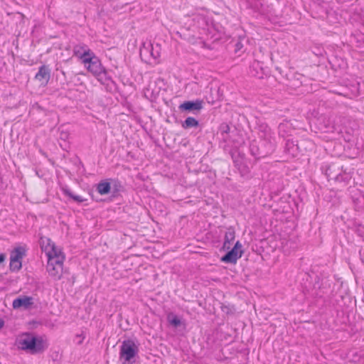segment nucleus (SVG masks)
Segmentation results:
<instances>
[{
  "mask_svg": "<svg viewBox=\"0 0 364 364\" xmlns=\"http://www.w3.org/2000/svg\"><path fill=\"white\" fill-rule=\"evenodd\" d=\"M40 243L42 249L48 257L46 270L48 274L55 280H59L63 276L65 255L61 249L48 237H41Z\"/></svg>",
  "mask_w": 364,
  "mask_h": 364,
  "instance_id": "nucleus-1",
  "label": "nucleus"
},
{
  "mask_svg": "<svg viewBox=\"0 0 364 364\" xmlns=\"http://www.w3.org/2000/svg\"><path fill=\"white\" fill-rule=\"evenodd\" d=\"M19 348L24 350H29L33 354H36L46 350L48 348V345L41 338L26 336L19 341Z\"/></svg>",
  "mask_w": 364,
  "mask_h": 364,
  "instance_id": "nucleus-2",
  "label": "nucleus"
},
{
  "mask_svg": "<svg viewBox=\"0 0 364 364\" xmlns=\"http://www.w3.org/2000/svg\"><path fill=\"white\" fill-rule=\"evenodd\" d=\"M138 346L132 340L122 342L120 349L119 358L122 364H133L134 358L138 353Z\"/></svg>",
  "mask_w": 364,
  "mask_h": 364,
  "instance_id": "nucleus-3",
  "label": "nucleus"
},
{
  "mask_svg": "<svg viewBox=\"0 0 364 364\" xmlns=\"http://www.w3.org/2000/svg\"><path fill=\"white\" fill-rule=\"evenodd\" d=\"M266 127L262 134L260 136V140L258 142L260 147L259 154L267 156L274 152L276 147V141L270 129Z\"/></svg>",
  "mask_w": 364,
  "mask_h": 364,
  "instance_id": "nucleus-4",
  "label": "nucleus"
},
{
  "mask_svg": "<svg viewBox=\"0 0 364 364\" xmlns=\"http://www.w3.org/2000/svg\"><path fill=\"white\" fill-rule=\"evenodd\" d=\"M80 58L87 70L94 76L105 68L100 60L90 49L85 50Z\"/></svg>",
  "mask_w": 364,
  "mask_h": 364,
  "instance_id": "nucleus-5",
  "label": "nucleus"
},
{
  "mask_svg": "<svg viewBox=\"0 0 364 364\" xmlns=\"http://www.w3.org/2000/svg\"><path fill=\"white\" fill-rule=\"evenodd\" d=\"M242 247L240 241H237L234 246L230 249V250L221 258V260L225 263L235 264L243 254Z\"/></svg>",
  "mask_w": 364,
  "mask_h": 364,
  "instance_id": "nucleus-6",
  "label": "nucleus"
},
{
  "mask_svg": "<svg viewBox=\"0 0 364 364\" xmlns=\"http://www.w3.org/2000/svg\"><path fill=\"white\" fill-rule=\"evenodd\" d=\"M24 255L25 250L21 247L15 248L11 253L10 269L11 271H18L21 268V259Z\"/></svg>",
  "mask_w": 364,
  "mask_h": 364,
  "instance_id": "nucleus-7",
  "label": "nucleus"
},
{
  "mask_svg": "<svg viewBox=\"0 0 364 364\" xmlns=\"http://www.w3.org/2000/svg\"><path fill=\"white\" fill-rule=\"evenodd\" d=\"M33 304V298L28 296H23L15 299L13 301L12 306L15 309H28Z\"/></svg>",
  "mask_w": 364,
  "mask_h": 364,
  "instance_id": "nucleus-8",
  "label": "nucleus"
},
{
  "mask_svg": "<svg viewBox=\"0 0 364 364\" xmlns=\"http://www.w3.org/2000/svg\"><path fill=\"white\" fill-rule=\"evenodd\" d=\"M182 112H199L203 108V102L199 100L195 101H185L178 107Z\"/></svg>",
  "mask_w": 364,
  "mask_h": 364,
  "instance_id": "nucleus-9",
  "label": "nucleus"
},
{
  "mask_svg": "<svg viewBox=\"0 0 364 364\" xmlns=\"http://www.w3.org/2000/svg\"><path fill=\"white\" fill-rule=\"evenodd\" d=\"M50 78V69L48 65H43L38 68V73L35 75V79L41 82V85L48 84Z\"/></svg>",
  "mask_w": 364,
  "mask_h": 364,
  "instance_id": "nucleus-10",
  "label": "nucleus"
},
{
  "mask_svg": "<svg viewBox=\"0 0 364 364\" xmlns=\"http://www.w3.org/2000/svg\"><path fill=\"white\" fill-rule=\"evenodd\" d=\"M339 170V166L336 164H332L326 168V174L329 180L340 181L341 173H337Z\"/></svg>",
  "mask_w": 364,
  "mask_h": 364,
  "instance_id": "nucleus-11",
  "label": "nucleus"
},
{
  "mask_svg": "<svg viewBox=\"0 0 364 364\" xmlns=\"http://www.w3.org/2000/svg\"><path fill=\"white\" fill-rule=\"evenodd\" d=\"M250 74L257 78L263 77V68L262 64L259 61H254L250 66Z\"/></svg>",
  "mask_w": 364,
  "mask_h": 364,
  "instance_id": "nucleus-12",
  "label": "nucleus"
},
{
  "mask_svg": "<svg viewBox=\"0 0 364 364\" xmlns=\"http://www.w3.org/2000/svg\"><path fill=\"white\" fill-rule=\"evenodd\" d=\"M235 240V232L232 229L231 231L228 232L225 236V241L223 243V249L229 250L233 244Z\"/></svg>",
  "mask_w": 364,
  "mask_h": 364,
  "instance_id": "nucleus-13",
  "label": "nucleus"
},
{
  "mask_svg": "<svg viewBox=\"0 0 364 364\" xmlns=\"http://www.w3.org/2000/svg\"><path fill=\"white\" fill-rule=\"evenodd\" d=\"M181 126L185 129L197 127L199 126V122L194 117H188L182 122Z\"/></svg>",
  "mask_w": 364,
  "mask_h": 364,
  "instance_id": "nucleus-14",
  "label": "nucleus"
},
{
  "mask_svg": "<svg viewBox=\"0 0 364 364\" xmlns=\"http://www.w3.org/2000/svg\"><path fill=\"white\" fill-rule=\"evenodd\" d=\"M63 193L65 196L69 197L70 199L73 200L74 201L77 202V203H82L86 200L85 198L83 197L74 194L70 189L68 188H63L62 189Z\"/></svg>",
  "mask_w": 364,
  "mask_h": 364,
  "instance_id": "nucleus-15",
  "label": "nucleus"
},
{
  "mask_svg": "<svg viewBox=\"0 0 364 364\" xmlns=\"http://www.w3.org/2000/svg\"><path fill=\"white\" fill-rule=\"evenodd\" d=\"M97 191L100 195H106L111 191V183L108 181H101L97 186Z\"/></svg>",
  "mask_w": 364,
  "mask_h": 364,
  "instance_id": "nucleus-16",
  "label": "nucleus"
},
{
  "mask_svg": "<svg viewBox=\"0 0 364 364\" xmlns=\"http://www.w3.org/2000/svg\"><path fill=\"white\" fill-rule=\"evenodd\" d=\"M95 77H96L98 81L104 85L107 84L108 82L112 80L105 68L102 69V71H100V73L97 74Z\"/></svg>",
  "mask_w": 364,
  "mask_h": 364,
  "instance_id": "nucleus-17",
  "label": "nucleus"
},
{
  "mask_svg": "<svg viewBox=\"0 0 364 364\" xmlns=\"http://www.w3.org/2000/svg\"><path fill=\"white\" fill-rule=\"evenodd\" d=\"M111 183V190L113 195L115 196L124 190V186L118 180H113Z\"/></svg>",
  "mask_w": 364,
  "mask_h": 364,
  "instance_id": "nucleus-18",
  "label": "nucleus"
},
{
  "mask_svg": "<svg viewBox=\"0 0 364 364\" xmlns=\"http://www.w3.org/2000/svg\"><path fill=\"white\" fill-rule=\"evenodd\" d=\"M250 151H251L252 155L257 159L264 157V156H262V155L259 154V153H260V147H259V143L257 141H253L250 144Z\"/></svg>",
  "mask_w": 364,
  "mask_h": 364,
  "instance_id": "nucleus-19",
  "label": "nucleus"
},
{
  "mask_svg": "<svg viewBox=\"0 0 364 364\" xmlns=\"http://www.w3.org/2000/svg\"><path fill=\"white\" fill-rule=\"evenodd\" d=\"M151 49L150 50V54L152 56L154 59H157L160 57V46L159 44H156L155 48L151 44Z\"/></svg>",
  "mask_w": 364,
  "mask_h": 364,
  "instance_id": "nucleus-20",
  "label": "nucleus"
},
{
  "mask_svg": "<svg viewBox=\"0 0 364 364\" xmlns=\"http://www.w3.org/2000/svg\"><path fill=\"white\" fill-rule=\"evenodd\" d=\"M245 38H239L235 44V52L238 53L242 50L244 47L242 41Z\"/></svg>",
  "mask_w": 364,
  "mask_h": 364,
  "instance_id": "nucleus-21",
  "label": "nucleus"
},
{
  "mask_svg": "<svg viewBox=\"0 0 364 364\" xmlns=\"http://www.w3.org/2000/svg\"><path fill=\"white\" fill-rule=\"evenodd\" d=\"M220 129L223 134V133L228 134L230 132V127H229L228 124H221L220 127Z\"/></svg>",
  "mask_w": 364,
  "mask_h": 364,
  "instance_id": "nucleus-22",
  "label": "nucleus"
},
{
  "mask_svg": "<svg viewBox=\"0 0 364 364\" xmlns=\"http://www.w3.org/2000/svg\"><path fill=\"white\" fill-rule=\"evenodd\" d=\"M170 323L174 326H178L181 324V321L177 316H174L171 321Z\"/></svg>",
  "mask_w": 364,
  "mask_h": 364,
  "instance_id": "nucleus-23",
  "label": "nucleus"
},
{
  "mask_svg": "<svg viewBox=\"0 0 364 364\" xmlns=\"http://www.w3.org/2000/svg\"><path fill=\"white\" fill-rule=\"evenodd\" d=\"M85 338V336L83 334H77L75 337V341L77 343V344H81Z\"/></svg>",
  "mask_w": 364,
  "mask_h": 364,
  "instance_id": "nucleus-24",
  "label": "nucleus"
},
{
  "mask_svg": "<svg viewBox=\"0 0 364 364\" xmlns=\"http://www.w3.org/2000/svg\"><path fill=\"white\" fill-rule=\"evenodd\" d=\"M68 137V133L67 132H61L60 133V139L63 140H66Z\"/></svg>",
  "mask_w": 364,
  "mask_h": 364,
  "instance_id": "nucleus-25",
  "label": "nucleus"
},
{
  "mask_svg": "<svg viewBox=\"0 0 364 364\" xmlns=\"http://www.w3.org/2000/svg\"><path fill=\"white\" fill-rule=\"evenodd\" d=\"M5 258L6 257L4 254H0V263L4 262L5 260Z\"/></svg>",
  "mask_w": 364,
  "mask_h": 364,
  "instance_id": "nucleus-26",
  "label": "nucleus"
},
{
  "mask_svg": "<svg viewBox=\"0 0 364 364\" xmlns=\"http://www.w3.org/2000/svg\"><path fill=\"white\" fill-rule=\"evenodd\" d=\"M4 325V321L2 319H0V328H1Z\"/></svg>",
  "mask_w": 364,
  "mask_h": 364,
  "instance_id": "nucleus-27",
  "label": "nucleus"
}]
</instances>
